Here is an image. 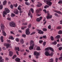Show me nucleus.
Instances as JSON below:
<instances>
[{"instance_id": "29", "label": "nucleus", "mask_w": 62, "mask_h": 62, "mask_svg": "<svg viewBox=\"0 0 62 62\" xmlns=\"http://www.w3.org/2000/svg\"><path fill=\"white\" fill-rule=\"evenodd\" d=\"M36 50H37V51H40V50H41L40 47L39 46H38L37 47Z\"/></svg>"}, {"instance_id": "22", "label": "nucleus", "mask_w": 62, "mask_h": 62, "mask_svg": "<svg viewBox=\"0 0 62 62\" xmlns=\"http://www.w3.org/2000/svg\"><path fill=\"white\" fill-rule=\"evenodd\" d=\"M48 62H54V59L52 58H51L50 60H49Z\"/></svg>"}, {"instance_id": "40", "label": "nucleus", "mask_w": 62, "mask_h": 62, "mask_svg": "<svg viewBox=\"0 0 62 62\" xmlns=\"http://www.w3.org/2000/svg\"><path fill=\"white\" fill-rule=\"evenodd\" d=\"M10 7L11 9H13V5L11 4L10 6Z\"/></svg>"}, {"instance_id": "43", "label": "nucleus", "mask_w": 62, "mask_h": 62, "mask_svg": "<svg viewBox=\"0 0 62 62\" xmlns=\"http://www.w3.org/2000/svg\"><path fill=\"white\" fill-rule=\"evenodd\" d=\"M27 24V23H22V25H26Z\"/></svg>"}, {"instance_id": "55", "label": "nucleus", "mask_w": 62, "mask_h": 62, "mask_svg": "<svg viewBox=\"0 0 62 62\" xmlns=\"http://www.w3.org/2000/svg\"><path fill=\"white\" fill-rule=\"evenodd\" d=\"M53 54H49V55H48V56H53Z\"/></svg>"}, {"instance_id": "61", "label": "nucleus", "mask_w": 62, "mask_h": 62, "mask_svg": "<svg viewBox=\"0 0 62 62\" xmlns=\"http://www.w3.org/2000/svg\"><path fill=\"white\" fill-rule=\"evenodd\" d=\"M22 21L23 23H24V22H25V19H23Z\"/></svg>"}, {"instance_id": "52", "label": "nucleus", "mask_w": 62, "mask_h": 62, "mask_svg": "<svg viewBox=\"0 0 62 62\" xmlns=\"http://www.w3.org/2000/svg\"><path fill=\"white\" fill-rule=\"evenodd\" d=\"M37 52L36 51L34 52V55H36V54H37Z\"/></svg>"}, {"instance_id": "62", "label": "nucleus", "mask_w": 62, "mask_h": 62, "mask_svg": "<svg viewBox=\"0 0 62 62\" xmlns=\"http://www.w3.org/2000/svg\"><path fill=\"white\" fill-rule=\"evenodd\" d=\"M7 20H11V18H10L9 17H8L7 18Z\"/></svg>"}, {"instance_id": "17", "label": "nucleus", "mask_w": 62, "mask_h": 62, "mask_svg": "<svg viewBox=\"0 0 62 62\" xmlns=\"http://www.w3.org/2000/svg\"><path fill=\"white\" fill-rule=\"evenodd\" d=\"M55 12H56V13H58L59 14H61V15H62V13L59 11H55Z\"/></svg>"}, {"instance_id": "47", "label": "nucleus", "mask_w": 62, "mask_h": 62, "mask_svg": "<svg viewBox=\"0 0 62 62\" xmlns=\"http://www.w3.org/2000/svg\"><path fill=\"white\" fill-rule=\"evenodd\" d=\"M22 36L23 37H24V38H25L26 37V35L25 34H23L22 35Z\"/></svg>"}, {"instance_id": "59", "label": "nucleus", "mask_w": 62, "mask_h": 62, "mask_svg": "<svg viewBox=\"0 0 62 62\" xmlns=\"http://www.w3.org/2000/svg\"><path fill=\"white\" fill-rule=\"evenodd\" d=\"M39 53L38 52H37V53H36V55H37V56H39Z\"/></svg>"}, {"instance_id": "46", "label": "nucleus", "mask_w": 62, "mask_h": 62, "mask_svg": "<svg viewBox=\"0 0 62 62\" xmlns=\"http://www.w3.org/2000/svg\"><path fill=\"white\" fill-rule=\"evenodd\" d=\"M46 35H44V36H43V39H46Z\"/></svg>"}, {"instance_id": "13", "label": "nucleus", "mask_w": 62, "mask_h": 62, "mask_svg": "<svg viewBox=\"0 0 62 62\" xmlns=\"http://www.w3.org/2000/svg\"><path fill=\"white\" fill-rule=\"evenodd\" d=\"M34 43V41H33V40H31L30 41V46H31L33 44H35Z\"/></svg>"}, {"instance_id": "38", "label": "nucleus", "mask_w": 62, "mask_h": 62, "mask_svg": "<svg viewBox=\"0 0 62 62\" xmlns=\"http://www.w3.org/2000/svg\"><path fill=\"white\" fill-rule=\"evenodd\" d=\"M57 29H61V27L60 26H58L57 27Z\"/></svg>"}, {"instance_id": "15", "label": "nucleus", "mask_w": 62, "mask_h": 62, "mask_svg": "<svg viewBox=\"0 0 62 62\" xmlns=\"http://www.w3.org/2000/svg\"><path fill=\"white\" fill-rule=\"evenodd\" d=\"M14 13L16 14H19V12H18V10L17 9H16L15 10V11L14 12Z\"/></svg>"}, {"instance_id": "2", "label": "nucleus", "mask_w": 62, "mask_h": 62, "mask_svg": "<svg viewBox=\"0 0 62 62\" xmlns=\"http://www.w3.org/2000/svg\"><path fill=\"white\" fill-rule=\"evenodd\" d=\"M9 26L10 27H15L16 26V24L13 21L9 23Z\"/></svg>"}, {"instance_id": "39", "label": "nucleus", "mask_w": 62, "mask_h": 62, "mask_svg": "<svg viewBox=\"0 0 62 62\" xmlns=\"http://www.w3.org/2000/svg\"><path fill=\"white\" fill-rule=\"evenodd\" d=\"M44 2H50L52 0H44Z\"/></svg>"}, {"instance_id": "60", "label": "nucleus", "mask_w": 62, "mask_h": 62, "mask_svg": "<svg viewBox=\"0 0 62 62\" xmlns=\"http://www.w3.org/2000/svg\"><path fill=\"white\" fill-rule=\"evenodd\" d=\"M5 58H6V61H7V60H9L8 58V57H6Z\"/></svg>"}, {"instance_id": "10", "label": "nucleus", "mask_w": 62, "mask_h": 62, "mask_svg": "<svg viewBox=\"0 0 62 62\" xmlns=\"http://www.w3.org/2000/svg\"><path fill=\"white\" fill-rule=\"evenodd\" d=\"M35 46V44H33L32 45V46H30V48H29V50H31L33 49H34V47Z\"/></svg>"}, {"instance_id": "34", "label": "nucleus", "mask_w": 62, "mask_h": 62, "mask_svg": "<svg viewBox=\"0 0 62 62\" xmlns=\"http://www.w3.org/2000/svg\"><path fill=\"white\" fill-rule=\"evenodd\" d=\"M11 16L12 17H15V14L12 13V14L11 15Z\"/></svg>"}, {"instance_id": "41", "label": "nucleus", "mask_w": 62, "mask_h": 62, "mask_svg": "<svg viewBox=\"0 0 62 62\" xmlns=\"http://www.w3.org/2000/svg\"><path fill=\"white\" fill-rule=\"evenodd\" d=\"M36 33V32L35 31L31 33L30 34L31 35H34Z\"/></svg>"}, {"instance_id": "49", "label": "nucleus", "mask_w": 62, "mask_h": 62, "mask_svg": "<svg viewBox=\"0 0 62 62\" xmlns=\"http://www.w3.org/2000/svg\"><path fill=\"white\" fill-rule=\"evenodd\" d=\"M46 42H44L43 43V45L44 46H45L46 45Z\"/></svg>"}, {"instance_id": "21", "label": "nucleus", "mask_w": 62, "mask_h": 62, "mask_svg": "<svg viewBox=\"0 0 62 62\" xmlns=\"http://www.w3.org/2000/svg\"><path fill=\"white\" fill-rule=\"evenodd\" d=\"M3 17H6L5 15H7V13H6L5 12H3Z\"/></svg>"}, {"instance_id": "48", "label": "nucleus", "mask_w": 62, "mask_h": 62, "mask_svg": "<svg viewBox=\"0 0 62 62\" xmlns=\"http://www.w3.org/2000/svg\"><path fill=\"white\" fill-rule=\"evenodd\" d=\"M59 60H60L61 61L62 60V56L61 57H60L59 59Z\"/></svg>"}, {"instance_id": "14", "label": "nucleus", "mask_w": 62, "mask_h": 62, "mask_svg": "<svg viewBox=\"0 0 62 62\" xmlns=\"http://www.w3.org/2000/svg\"><path fill=\"white\" fill-rule=\"evenodd\" d=\"M44 32L41 31V30H39V31L38 32V33L39 34H43Z\"/></svg>"}, {"instance_id": "36", "label": "nucleus", "mask_w": 62, "mask_h": 62, "mask_svg": "<svg viewBox=\"0 0 62 62\" xmlns=\"http://www.w3.org/2000/svg\"><path fill=\"white\" fill-rule=\"evenodd\" d=\"M43 31H47V30L46 28H44L43 29Z\"/></svg>"}, {"instance_id": "23", "label": "nucleus", "mask_w": 62, "mask_h": 62, "mask_svg": "<svg viewBox=\"0 0 62 62\" xmlns=\"http://www.w3.org/2000/svg\"><path fill=\"white\" fill-rule=\"evenodd\" d=\"M1 1H0V9H2V8H3V5H1Z\"/></svg>"}, {"instance_id": "30", "label": "nucleus", "mask_w": 62, "mask_h": 62, "mask_svg": "<svg viewBox=\"0 0 62 62\" xmlns=\"http://www.w3.org/2000/svg\"><path fill=\"white\" fill-rule=\"evenodd\" d=\"M52 43L54 45H56L57 44V42L56 41H54Z\"/></svg>"}, {"instance_id": "64", "label": "nucleus", "mask_w": 62, "mask_h": 62, "mask_svg": "<svg viewBox=\"0 0 62 62\" xmlns=\"http://www.w3.org/2000/svg\"><path fill=\"white\" fill-rule=\"evenodd\" d=\"M60 24H62V20H61V21H60Z\"/></svg>"}, {"instance_id": "33", "label": "nucleus", "mask_w": 62, "mask_h": 62, "mask_svg": "<svg viewBox=\"0 0 62 62\" xmlns=\"http://www.w3.org/2000/svg\"><path fill=\"white\" fill-rule=\"evenodd\" d=\"M6 3H7V1H6V0H5L3 1V5H5Z\"/></svg>"}, {"instance_id": "42", "label": "nucleus", "mask_w": 62, "mask_h": 62, "mask_svg": "<svg viewBox=\"0 0 62 62\" xmlns=\"http://www.w3.org/2000/svg\"><path fill=\"white\" fill-rule=\"evenodd\" d=\"M58 4H62V0H61L59 1L58 2Z\"/></svg>"}, {"instance_id": "27", "label": "nucleus", "mask_w": 62, "mask_h": 62, "mask_svg": "<svg viewBox=\"0 0 62 62\" xmlns=\"http://www.w3.org/2000/svg\"><path fill=\"white\" fill-rule=\"evenodd\" d=\"M9 39H12V40H13L14 39V38L13 37V36H11V37H10L9 38Z\"/></svg>"}, {"instance_id": "6", "label": "nucleus", "mask_w": 62, "mask_h": 62, "mask_svg": "<svg viewBox=\"0 0 62 62\" xmlns=\"http://www.w3.org/2000/svg\"><path fill=\"white\" fill-rule=\"evenodd\" d=\"M46 49V48H45V51H46L45 54V55L48 56H49V53L48 51V50H45Z\"/></svg>"}, {"instance_id": "4", "label": "nucleus", "mask_w": 62, "mask_h": 62, "mask_svg": "<svg viewBox=\"0 0 62 62\" xmlns=\"http://www.w3.org/2000/svg\"><path fill=\"white\" fill-rule=\"evenodd\" d=\"M3 12L6 13H8L10 12V10L6 8H5V11H3Z\"/></svg>"}, {"instance_id": "25", "label": "nucleus", "mask_w": 62, "mask_h": 62, "mask_svg": "<svg viewBox=\"0 0 62 62\" xmlns=\"http://www.w3.org/2000/svg\"><path fill=\"white\" fill-rule=\"evenodd\" d=\"M18 10H20V13H22V11H22V9H21V8L18 7Z\"/></svg>"}, {"instance_id": "53", "label": "nucleus", "mask_w": 62, "mask_h": 62, "mask_svg": "<svg viewBox=\"0 0 62 62\" xmlns=\"http://www.w3.org/2000/svg\"><path fill=\"white\" fill-rule=\"evenodd\" d=\"M36 13H38L39 12V10H36Z\"/></svg>"}, {"instance_id": "26", "label": "nucleus", "mask_w": 62, "mask_h": 62, "mask_svg": "<svg viewBox=\"0 0 62 62\" xmlns=\"http://www.w3.org/2000/svg\"><path fill=\"white\" fill-rule=\"evenodd\" d=\"M42 5V4L40 3L37 5V7H40Z\"/></svg>"}, {"instance_id": "50", "label": "nucleus", "mask_w": 62, "mask_h": 62, "mask_svg": "<svg viewBox=\"0 0 62 62\" xmlns=\"http://www.w3.org/2000/svg\"><path fill=\"white\" fill-rule=\"evenodd\" d=\"M16 40L17 41V42H18L19 41V39L18 38H16Z\"/></svg>"}, {"instance_id": "56", "label": "nucleus", "mask_w": 62, "mask_h": 62, "mask_svg": "<svg viewBox=\"0 0 62 62\" xmlns=\"http://www.w3.org/2000/svg\"><path fill=\"white\" fill-rule=\"evenodd\" d=\"M58 58H55L56 62H57V61H58Z\"/></svg>"}, {"instance_id": "51", "label": "nucleus", "mask_w": 62, "mask_h": 62, "mask_svg": "<svg viewBox=\"0 0 62 62\" xmlns=\"http://www.w3.org/2000/svg\"><path fill=\"white\" fill-rule=\"evenodd\" d=\"M58 49L60 51H61L62 49V47H59Z\"/></svg>"}, {"instance_id": "28", "label": "nucleus", "mask_w": 62, "mask_h": 62, "mask_svg": "<svg viewBox=\"0 0 62 62\" xmlns=\"http://www.w3.org/2000/svg\"><path fill=\"white\" fill-rule=\"evenodd\" d=\"M40 18H37L36 19V21L37 22H39L40 21Z\"/></svg>"}, {"instance_id": "31", "label": "nucleus", "mask_w": 62, "mask_h": 62, "mask_svg": "<svg viewBox=\"0 0 62 62\" xmlns=\"http://www.w3.org/2000/svg\"><path fill=\"white\" fill-rule=\"evenodd\" d=\"M59 34H62V31H59L58 32Z\"/></svg>"}, {"instance_id": "57", "label": "nucleus", "mask_w": 62, "mask_h": 62, "mask_svg": "<svg viewBox=\"0 0 62 62\" xmlns=\"http://www.w3.org/2000/svg\"><path fill=\"white\" fill-rule=\"evenodd\" d=\"M55 15L56 16V17H58V15L56 13H55Z\"/></svg>"}, {"instance_id": "12", "label": "nucleus", "mask_w": 62, "mask_h": 62, "mask_svg": "<svg viewBox=\"0 0 62 62\" xmlns=\"http://www.w3.org/2000/svg\"><path fill=\"white\" fill-rule=\"evenodd\" d=\"M9 54L10 56H12L13 55V53L12 51H10L9 52Z\"/></svg>"}, {"instance_id": "8", "label": "nucleus", "mask_w": 62, "mask_h": 62, "mask_svg": "<svg viewBox=\"0 0 62 62\" xmlns=\"http://www.w3.org/2000/svg\"><path fill=\"white\" fill-rule=\"evenodd\" d=\"M9 44H7L5 43L4 44V46H6V48L7 49H8V48L9 47Z\"/></svg>"}, {"instance_id": "11", "label": "nucleus", "mask_w": 62, "mask_h": 62, "mask_svg": "<svg viewBox=\"0 0 62 62\" xmlns=\"http://www.w3.org/2000/svg\"><path fill=\"white\" fill-rule=\"evenodd\" d=\"M28 15L29 16H30L31 18H32V17H33V16H32V14L31 13V11H30V10H29V13L28 14Z\"/></svg>"}, {"instance_id": "5", "label": "nucleus", "mask_w": 62, "mask_h": 62, "mask_svg": "<svg viewBox=\"0 0 62 62\" xmlns=\"http://www.w3.org/2000/svg\"><path fill=\"white\" fill-rule=\"evenodd\" d=\"M30 34V32L29 31V29H27L26 31V34L27 35H29Z\"/></svg>"}, {"instance_id": "3", "label": "nucleus", "mask_w": 62, "mask_h": 62, "mask_svg": "<svg viewBox=\"0 0 62 62\" xmlns=\"http://www.w3.org/2000/svg\"><path fill=\"white\" fill-rule=\"evenodd\" d=\"M45 50H48V51L49 50H50V51H52V52H54V50L51 47H47L46 48Z\"/></svg>"}, {"instance_id": "18", "label": "nucleus", "mask_w": 62, "mask_h": 62, "mask_svg": "<svg viewBox=\"0 0 62 62\" xmlns=\"http://www.w3.org/2000/svg\"><path fill=\"white\" fill-rule=\"evenodd\" d=\"M4 60L2 59V57L0 56V62H4Z\"/></svg>"}, {"instance_id": "1", "label": "nucleus", "mask_w": 62, "mask_h": 62, "mask_svg": "<svg viewBox=\"0 0 62 62\" xmlns=\"http://www.w3.org/2000/svg\"><path fill=\"white\" fill-rule=\"evenodd\" d=\"M5 29V27L4 24L2 23L0 24V29L2 31V32L3 33V34L4 36H6V33L4 31Z\"/></svg>"}, {"instance_id": "58", "label": "nucleus", "mask_w": 62, "mask_h": 62, "mask_svg": "<svg viewBox=\"0 0 62 62\" xmlns=\"http://www.w3.org/2000/svg\"><path fill=\"white\" fill-rule=\"evenodd\" d=\"M7 42L9 43H10V40H7Z\"/></svg>"}, {"instance_id": "9", "label": "nucleus", "mask_w": 62, "mask_h": 62, "mask_svg": "<svg viewBox=\"0 0 62 62\" xmlns=\"http://www.w3.org/2000/svg\"><path fill=\"white\" fill-rule=\"evenodd\" d=\"M45 2H46V4H47V5H48H48L49 6H52V3L50 1Z\"/></svg>"}, {"instance_id": "37", "label": "nucleus", "mask_w": 62, "mask_h": 62, "mask_svg": "<svg viewBox=\"0 0 62 62\" xmlns=\"http://www.w3.org/2000/svg\"><path fill=\"white\" fill-rule=\"evenodd\" d=\"M50 39L51 40H54V37L53 36H51L50 37Z\"/></svg>"}, {"instance_id": "44", "label": "nucleus", "mask_w": 62, "mask_h": 62, "mask_svg": "<svg viewBox=\"0 0 62 62\" xmlns=\"http://www.w3.org/2000/svg\"><path fill=\"white\" fill-rule=\"evenodd\" d=\"M31 24H30L28 26V28H31Z\"/></svg>"}, {"instance_id": "45", "label": "nucleus", "mask_w": 62, "mask_h": 62, "mask_svg": "<svg viewBox=\"0 0 62 62\" xmlns=\"http://www.w3.org/2000/svg\"><path fill=\"white\" fill-rule=\"evenodd\" d=\"M48 28L49 29H51V25H49L48 26Z\"/></svg>"}, {"instance_id": "54", "label": "nucleus", "mask_w": 62, "mask_h": 62, "mask_svg": "<svg viewBox=\"0 0 62 62\" xmlns=\"http://www.w3.org/2000/svg\"><path fill=\"white\" fill-rule=\"evenodd\" d=\"M43 42V41L42 40H40L39 41V43H42Z\"/></svg>"}, {"instance_id": "20", "label": "nucleus", "mask_w": 62, "mask_h": 62, "mask_svg": "<svg viewBox=\"0 0 62 62\" xmlns=\"http://www.w3.org/2000/svg\"><path fill=\"white\" fill-rule=\"evenodd\" d=\"M61 36H60V35H57V36L55 37V39H59V38H61Z\"/></svg>"}, {"instance_id": "24", "label": "nucleus", "mask_w": 62, "mask_h": 62, "mask_svg": "<svg viewBox=\"0 0 62 62\" xmlns=\"http://www.w3.org/2000/svg\"><path fill=\"white\" fill-rule=\"evenodd\" d=\"M15 50L16 51H20V48L19 47H17L15 48Z\"/></svg>"}, {"instance_id": "7", "label": "nucleus", "mask_w": 62, "mask_h": 62, "mask_svg": "<svg viewBox=\"0 0 62 62\" xmlns=\"http://www.w3.org/2000/svg\"><path fill=\"white\" fill-rule=\"evenodd\" d=\"M52 15L50 16L49 14H48L47 16H46V19H51L52 18Z\"/></svg>"}, {"instance_id": "35", "label": "nucleus", "mask_w": 62, "mask_h": 62, "mask_svg": "<svg viewBox=\"0 0 62 62\" xmlns=\"http://www.w3.org/2000/svg\"><path fill=\"white\" fill-rule=\"evenodd\" d=\"M25 4L26 5H27L28 6H29L30 5V3L28 2H25Z\"/></svg>"}, {"instance_id": "19", "label": "nucleus", "mask_w": 62, "mask_h": 62, "mask_svg": "<svg viewBox=\"0 0 62 62\" xmlns=\"http://www.w3.org/2000/svg\"><path fill=\"white\" fill-rule=\"evenodd\" d=\"M20 42L22 44H23V43H24V40H23V39H20Z\"/></svg>"}, {"instance_id": "32", "label": "nucleus", "mask_w": 62, "mask_h": 62, "mask_svg": "<svg viewBox=\"0 0 62 62\" xmlns=\"http://www.w3.org/2000/svg\"><path fill=\"white\" fill-rule=\"evenodd\" d=\"M30 10L31 11L32 13H34V9L32 8H31L30 9Z\"/></svg>"}, {"instance_id": "16", "label": "nucleus", "mask_w": 62, "mask_h": 62, "mask_svg": "<svg viewBox=\"0 0 62 62\" xmlns=\"http://www.w3.org/2000/svg\"><path fill=\"white\" fill-rule=\"evenodd\" d=\"M20 59L18 58H16L15 59L16 61H18V62H21L20 61Z\"/></svg>"}, {"instance_id": "63", "label": "nucleus", "mask_w": 62, "mask_h": 62, "mask_svg": "<svg viewBox=\"0 0 62 62\" xmlns=\"http://www.w3.org/2000/svg\"><path fill=\"white\" fill-rule=\"evenodd\" d=\"M39 11H42V9L41 8H40L38 9Z\"/></svg>"}]
</instances>
